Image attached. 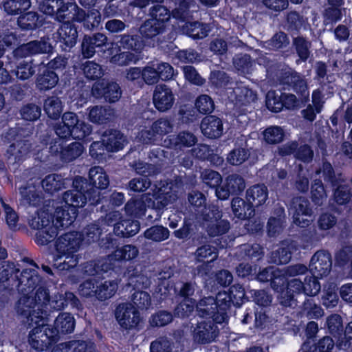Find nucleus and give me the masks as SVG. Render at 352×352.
Instances as JSON below:
<instances>
[{
    "label": "nucleus",
    "mask_w": 352,
    "mask_h": 352,
    "mask_svg": "<svg viewBox=\"0 0 352 352\" xmlns=\"http://www.w3.org/2000/svg\"><path fill=\"white\" fill-rule=\"evenodd\" d=\"M63 206L55 207L54 213L47 210L36 211L28 218V225L36 230L34 242L40 246L53 242L60 229L67 228L75 221L78 208L88 205L86 198L80 197L74 190H69L63 194Z\"/></svg>",
    "instance_id": "obj_1"
},
{
    "label": "nucleus",
    "mask_w": 352,
    "mask_h": 352,
    "mask_svg": "<svg viewBox=\"0 0 352 352\" xmlns=\"http://www.w3.org/2000/svg\"><path fill=\"white\" fill-rule=\"evenodd\" d=\"M256 278L261 283H270L271 288L278 294V299L281 305L292 307L295 304V297L305 294L315 296L320 292V285L316 279H308V283H302L299 278L289 279L279 269L268 266L260 270Z\"/></svg>",
    "instance_id": "obj_2"
},
{
    "label": "nucleus",
    "mask_w": 352,
    "mask_h": 352,
    "mask_svg": "<svg viewBox=\"0 0 352 352\" xmlns=\"http://www.w3.org/2000/svg\"><path fill=\"white\" fill-rule=\"evenodd\" d=\"M74 317L69 313H60L53 325H37L29 333L28 342L36 351L43 352L51 349L63 335L72 333L75 328Z\"/></svg>",
    "instance_id": "obj_3"
},
{
    "label": "nucleus",
    "mask_w": 352,
    "mask_h": 352,
    "mask_svg": "<svg viewBox=\"0 0 352 352\" xmlns=\"http://www.w3.org/2000/svg\"><path fill=\"white\" fill-rule=\"evenodd\" d=\"M40 281L41 278L34 270L23 269L20 272L16 268L15 270L12 281L8 283L6 288L15 289L21 295L16 305V311L19 315L28 316L34 311L37 304L32 294Z\"/></svg>",
    "instance_id": "obj_4"
},
{
    "label": "nucleus",
    "mask_w": 352,
    "mask_h": 352,
    "mask_svg": "<svg viewBox=\"0 0 352 352\" xmlns=\"http://www.w3.org/2000/svg\"><path fill=\"white\" fill-rule=\"evenodd\" d=\"M109 186V177L104 169L99 166L90 168L88 179L82 176H75L72 179V188L80 197L86 198L89 206L98 205L103 197L100 190Z\"/></svg>",
    "instance_id": "obj_5"
},
{
    "label": "nucleus",
    "mask_w": 352,
    "mask_h": 352,
    "mask_svg": "<svg viewBox=\"0 0 352 352\" xmlns=\"http://www.w3.org/2000/svg\"><path fill=\"white\" fill-rule=\"evenodd\" d=\"M132 303L120 304L116 309L115 316L121 328L125 330L139 329L142 318L139 310H147L151 306V297L144 291H135L131 297Z\"/></svg>",
    "instance_id": "obj_6"
},
{
    "label": "nucleus",
    "mask_w": 352,
    "mask_h": 352,
    "mask_svg": "<svg viewBox=\"0 0 352 352\" xmlns=\"http://www.w3.org/2000/svg\"><path fill=\"white\" fill-rule=\"evenodd\" d=\"M280 83L287 87L288 90H292L294 94H283V109H294L301 105L305 106L309 101V91L307 82L299 73L289 68L282 70L279 77Z\"/></svg>",
    "instance_id": "obj_7"
},
{
    "label": "nucleus",
    "mask_w": 352,
    "mask_h": 352,
    "mask_svg": "<svg viewBox=\"0 0 352 352\" xmlns=\"http://www.w3.org/2000/svg\"><path fill=\"white\" fill-rule=\"evenodd\" d=\"M160 3L149 8L147 18L139 28V33L145 38H153L162 34L169 25L172 12Z\"/></svg>",
    "instance_id": "obj_8"
},
{
    "label": "nucleus",
    "mask_w": 352,
    "mask_h": 352,
    "mask_svg": "<svg viewBox=\"0 0 352 352\" xmlns=\"http://www.w3.org/2000/svg\"><path fill=\"white\" fill-rule=\"evenodd\" d=\"M118 289V284L114 280L102 282L96 278H88L80 284L79 295L85 298H96L104 301L111 298Z\"/></svg>",
    "instance_id": "obj_9"
},
{
    "label": "nucleus",
    "mask_w": 352,
    "mask_h": 352,
    "mask_svg": "<svg viewBox=\"0 0 352 352\" xmlns=\"http://www.w3.org/2000/svg\"><path fill=\"white\" fill-rule=\"evenodd\" d=\"M325 327L329 333L336 339L338 348L348 349L351 347L352 320L344 327L342 316L338 314H332L327 318Z\"/></svg>",
    "instance_id": "obj_10"
},
{
    "label": "nucleus",
    "mask_w": 352,
    "mask_h": 352,
    "mask_svg": "<svg viewBox=\"0 0 352 352\" xmlns=\"http://www.w3.org/2000/svg\"><path fill=\"white\" fill-rule=\"evenodd\" d=\"M57 31L52 34V40L55 47L58 45L63 52H70L76 45L78 38V33L81 28L76 25V22L63 21Z\"/></svg>",
    "instance_id": "obj_11"
},
{
    "label": "nucleus",
    "mask_w": 352,
    "mask_h": 352,
    "mask_svg": "<svg viewBox=\"0 0 352 352\" xmlns=\"http://www.w3.org/2000/svg\"><path fill=\"white\" fill-rule=\"evenodd\" d=\"M224 308L223 302L219 300V292L216 297L207 296L197 301V311L200 318L203 319H212L220 324L228 318V313L222 312Z\"/></svg>",
    "instance_id": "obj_12"
},
{
    "label": "nucleus",
    "mask_w": 352,
    "mask_h": 352,
    "mask_svg": "<svg viewBox=\"0 0 352 352\" xmlns=\"http://www.w3.org/2000/svg\"><path fill=\"white\" fill-rule=\"evenodd\" d=\"M223 212L219 206H212L199 221L205 228L208 236L215 237L226 234L230 228L228 220L222 219Z\"/></svg>",
    "instance_id": "obj_13"
},
{
    "label": "nucleus",
    "mask_w": 352,
    "mask_h": 352,
    "mask_svg": "<svg viewBox=\"0 0 352 352\" xmlns=\"http://www.w3.org/2000/svg\"><path fill=\"white\" fill-rule=\"evenodd\" d=\"M332 267V256L328 250H320L317 251L311 257L309 263V272L311 276H306L302 283H308V279H316L321 289L319 279L327 276Z\"/></svg>",
    "instance_id": "obj_14"
},
{
    "label": "nucleus",
    "mask_w": 352,
    "mask_h": 352,
    "mask_svg": "<svg viewBox=\"0 0 352 352\" xmlns=\"http://www.w3.org/2000/svg\"><path fill=\"white\" fill-rule=\"evenodd\" d=\"M82 245V239L79 232H68L57 238L54 246L58 258L65 256L67 258H73Z\"/></svg>",
    "instance_id": "obj_15"
},
{
    "label": "nucleus",
    "mask_w": 352,
    "mask_h": 352,
    "mask_svg": "<svg viewBox=\"0 0 352 352\" xmlns=\"http://www.w3.org/2000/svg\"><path fill=\"white\" fill-rule=\"evenodd\" d=\"M91 94L96 99L103 100L109 103H114L120 98L122 91L120 85L116 82L103 79L94 83Z\"/></svg>",
    "instance_id": "obj_16"
},
{
    "label": "nucleus",
    "mask_w": 352,
    "mask_h": 352,
    "mask_svg": "<svg viewBox=\"0 0 352 352\" xmlns=\"http://www.w3.org/2000/svg\"><path fill=\"white\" fill-rule=\"evenodd\" d=\"M52 38L43 36L40 40L30 41L15 50L16 56L26 58L36 54H52L55 45Z\"/></svg>",
    "instance_id": "obj_17"
},
{
    "label": "nucleus",
    "mask_w": 352,
    "mask_h": 352,
    "mask_svg": "<svg viewBox=\"0 0 352 352\" xmlns=\"http://www.w3.org/2000/svg\"><path fill=\"white\" fill-rule=\"evenodd\" d=\"M216 322L212 319L199 321L192 331V339L199 344H206L213 342L219 334V329Z\"/></svg>",
    "instance_id": "obj_18"
},
{
    "label": "nucleus",
    "mask_w": 352,
    "mask_h": 352,
    "mask_svg": "<svg viewBox=\"0 0 352 352\" xmlns=\"http://www.w3.org/2000/svg\"><path fill=\"white\" fill-rule=\"evenodd\" d=\"M14 133L12 142L7 149L8 160L13 164H19L22 162L31 151L32 143L30 140L21 138L16 131L11 129L8 132V135Z\"/></svg>",
    "instance_id": "obj_19"
},
{
    "label": "nucleus",
    "mask_w": 352,
    "mask_h": 352,
    "mask_svg": "<svg viewBox=\"0 0 352 352\" xmlns=\"http://www.w3.org/2000/svg\"><path fill=\"white\" fill-rule=\"evenodd\" d=\"M245 292L244 287L239 283L231 285L227 292H219V300L223 302V314L228 311L231 306L240 307L243 303L250 301V295Z\"/></svg>",
    "instance_id": "obj_20"
},
{
    "label": "nucleus",
    "mask_w": 352,
    "mask_h": 352,
    "mask_svg": "<svg viewBox=\"0 0 352 352\" xmlns=\"http://www.w3.org/2000/svg\"><path fill=\"white\" fill-rule=\"evenodd\" d=\"M245 187L244 178L238 174L229 175L223 184L217 190V197L220 200H227L232 195H239Z\"/></svg>",
    "instance_id": "obj_21"
},
{
    "label": "nucleus",
    "mask_w": 352,
    "mask_h": 352,
    "mask_svg": "<svg viewBox=\"0 0 352 352\" xmlns=\"http://www.w3.org/2000/svg\"><path fill=\"white\" fill-rule=\"evenodd\" d=\"M175 100V95L170 87L164 84H159L155 86L153 94V102L157 111L165 112L170 109Z\"/></svg>",
    "instance_id": "obj_22"
},
{
    "label": "nucleus",
    "mask_w": 352,
    "mask_h": 352,
    "mask_svg": "<svg viewBox=\"0 0 352 352\" xmlns=\"http://www.w3.org/2000/svg\"><path fill=\"white\" fill-rule=\"evenodd\" d=\"M21 204L24 206L38 207L43 199L40 186L33 182H27L19 188Z\"/></svg>",
    "instance_id": "obj_23"
},
{
    "label": "nucleus",
    "mask_w": 352,
    "mask_h": 352,
    "mask_svg": "<svg viewBox=\"0 0 352 352\" xmlns=\"http://www.w3.org/2000/svg\"><path fill=\"white\" fill-rule=\"evenodd\" d=\"M100 139L104 141L109 152L117 153L127 144L126 137L119 129L109 128L101 133Z\"/></svg>",
    "instance_id": "obj_24"
},
{
    "label": "nucleus",
    "mask_w": 352,
    "mask_h": 352,
    "mask_svg": "<svg viewBox=\"0 0 352 352\" xmlns=\"http://www.w3.org/2000/svg\"><path fill=\"white\" fill-rule=\"evenodd\" d=\"M294 205L293 222L300 228H306L309 224V220L303 217H311L313 214L312 208L309 201L305 197H296L292 202Z\"/></svg>",
    "instance_id": "obj_25"
},
{
    "label": "nucleus",
    "mask_w": 352,
    "mask_h": 352,
    "mask_svg": "<svg viewBox=\"0 0 352 352\" xmlns=\"http://www.w3.org/2000/svg\"><path fill=\"white\" fill-rule=\"evenodd\" d=\"M286 215L285 208L280 206L274 208L272 216L268 219L266 229L269 237H276L285 226Z\"/></svg>",
    "instance_id": "obj_26"
},
{
    "label": "nucleus",
    "mask_w": 352,
    "mask_h": 352,
    "mask_svg": "<svg viewBox=\"0 0 352 352\" xmlns=\"http://www.w3.org/2000/svg\"><path fill=\"white\" fill-rule=\"evenodd\" d=\"M188 200L190 204V208L194 212L196 219L199 221L208 211L212 209V206H217L214 204L207 203L206 197L204 193L199 190H192L188 193Z\"/></svg>",
    "instance_id": "obj_27"
},
{
    "label": "nucleus",
    "mask_w": 352,
    "mask_h": 352,
    "mask_svg": "<svg viewBox=\"0 0 352 352\" xmlns=\"http://www.w3.org/2000/svg\"><path fill=\"white\" fill-rule=\"evenodd\" d=\"M145 38L140 34H124L120 35V39L118 43L120 45L118 46L117 52L120 50H128V52H134V54H139L141 57V54L145 46Z\"/></svg>",
    "instance_id": "obj_28"
},
{
    "label": "nucleus",
    "mask_w": 352,
    "mask_h": 352,
    "mask_svg": "<svg viewBox=\"0 0 352 352\" xmlns=\"http://www.w3.org/2000/svg\"><path fill=\"white\" fill-rule=\"evenodd\" d=\"M36 77V87L41 91L51 90L58 84V74L55 71L49 70L45 67L38 65Z\"/></svg>",
    "instance_id": "obj_29"
},
{
    "label": "nucleus",
    "mask_w": 352,
    "mask_h": 352,
    "mask_svg": "<svg viewBox=\"0 0 352 352\" xmlns=\"http://www.w3.org/2000/svg\"><path fill=\"white\" fill-rule=\"evenodd\" d=\"M200 128L203 135L209 139L220 138L223 131L221 119L212 115L206 116L202 119Z\"/></svg>",
    "instance_id": "obj_30"
},
{
    "label": "nucleus",
    "mask_w": 352,
    "mask_h": 352,
    "mask_svg": "<svg viewBox=\"0 0 352 352\" xmlns=\"http://www.w3.org/2000/svg\"><path fill=\"white\" fill-rule=\"evenodd\" d=\"M76 23L82 24L85 30L92 31L98 29L102 22L100 12L96 9L85 11L82 8L78 10L76 15Z\"/></svg>",
    "instance_id": "obj_31"
},
{
    "label": "nucleus",
    "mask_w": 352,
    "mask_h": 352,
    "mask_svg": "<svg viewBox=\"0 0 352 352\" xmlns=\"http://www.w3.org/2000/svg\"><path fill=\"white\" fill-rule=\"evenodd\" d=\"M87 118L89 122L98 124H107L114 117V110L109 107L95 105L87 109Z\"/></svg>",
    "instance_id": "obj_32"
},
{
    "label": "nucleus",
    "mask_w": 352,
    "mask_h": 352,
    "mask_svg": "<svg viewBox=\"0 0 352 352\" xmlns=\"http://www.w3.org/2000/svg\"><path fill=\"white\" fill-rule=\"evenodd\" d=\"M140 229V223L134 218H120V220L113 228L116 236L121 238H129L135 235Z\"/></svg>",
    "instance_id": "obj_33"
},
{
    "label": "nucleus",
    "mask_w": 352,
    "mask_h": 352,
    "mask_svg": "<svg viewBox=\"0 0 352 352\" xmlns=\"http://www.w3.org/2000/svg\"><path fill=\"white\" fill-rule=\"evenodd\" d=\"M52 352H95L94 343L72 340L56 345Z\"/></svg>",
    "instance_id": "obj_34"
},
{
    "label": "nucleus",
    "mask_w": 352,
    "mask_h": 352,
    "mask_svg": "<svg viewBox=\"0 0 352 352\" xmlns=\"http://www.w3.org/2000/svg\"><path fill=\"white\" fill-rule=\"evenodd\" d=\"M80 121L76 113L71 111L65 112L62 116V122L56 124L54 131L60 138H69L74 128Z\"/></svg>",
    "instance_id": "obj_35"
},
{
    "label": "nucleus",
    "mask_w": 352,
    "mask_h": 352,
    "mask_svg": "<svg viewBox=\"0 0 352 352\" xmlns=\"http://www.w3.org/2000/svg\"><path fill=\"white\" fill-rule=\"evenodd\" d=\"M231 206L234 217L239 220H245L249 217H253L255 214V209L252 204H250L246 199L234 197L232 200Z\"/></svg>",
    "instance_id": "obj_36"
},
{
    "label": "nucleus",
    "mask_w": 352,
    "mask_h": 352,
    "mask_svg": "<svg viewBox=\"0 0 352 352\" xmlns=\"http://www.w3.org/2000/svg\"><path fill=\"white\" fill-rule=\"evenodd\" d=\"M69 179L65 178L60 174H49L41 181V184L43 190L50 195L58 192L66 188Z\"/></svg>",
    "instance_id": "obj_37"
},
{
    "label": "nucleus",
    "mask_w": 352,
    "mask_h": 352,
    "mask_svg": "<svg viewBox=\"0 0 352 352\" xmlns=\"http://www.w3.org/2000/svg\"><path fill=\"white\" fill-rule=\"evenodd\" d=\"M268 198V189L263 184L250 186L245 193V199L252 204L254 208L264 204Z\"/></svg>",
    "instance_id": "obj_38"
},
{
    "label": "nucleus",
    "mask_w": 352,
    "mask_h": 352,
    "mask_svg": "<svg viewBox=\"0 0 352 352\" xmlns=\"http://www.w3.org/2000/svg\"><path fill=\"white\" fill-rule=\"evenodd\" d=\"M139 254L138 248L133 245H124L118 247L111 254H108L107 258L109 263L112 261L126 262L131 261L135 258Z\"/></svg>",
    "instance_id": "obj_39"
},
{
    "label": "nucleus",
    "mask_w": 352,
    "mask_h": 352,
    "mask_svg": "<svg viewBox=\"0 0 352 352\" xmlns=\"http://www.w3.org/2000/svg\"><path fill=\"white\" fill-rule=\"evenodd\" d=\"M43 23L42 16L36 12H28L20 14L17 19V25L21 30H34L41 28Z\"/></svg>",
    "instance_id": "obj_40"
},
{
    "label": "nucleus",
    "mask_w": 352,
    "mask_h": 352,
    "mask_svg": "<svg viewBox=\"0 0 352 352\" xmlns=\"http://www.w3.org/2000/svg\"><path fill=\"white\" fill-rule=\"evenodd\" d=\"M117 45L115 48L109 49V55L111 63L118 65H127L131 63H136L140 58L139 54L134 52L123 50L117 52Z\"/></svg>",
    "instance_id": "obj_41"
},
{
    "label": "nucleus",
    "mask_w": 352,
    "mask_h": 352,
    "mask_svg": "<svg viewBox=\"0 0 352 352\" xmlns=\"http://www.w3.org/2000/svg\"><path fill=\"white\" fill-rule=\"evenodd\" d=\"M287 154H293L295 158L303 163H309L313 160L314 153L307 144L298 146L296 142H293L287 147Z\"/></svg>",
    "instance_id": "obj_42"
},
{
    "label": "nucleus",
    "mask_w": 352,
    "mask_h": 352,
    "mask_svg": "<svg viewBox=\"0 0 352 352\" xmlns=\"http://www.w3.org/2000/svg\"><path fill=\"white\" fill-rule=\"evenodd\" d=\"M184 22L182 30L188 36L193 39H201L208 36L210 30L206 24L199 21Z\"/></svg>",
    "instance_id": "obj_43"
},
{
    "label": "nucleus",
    "mask_w": 352,
    "mask_h": 352,
    "mask_svg": "<svg viewBox=\"0 0 352 352\" xmlns=\"http://www.w3.org/2000/svg\"><path fill=\"white\" fill-rule=\"evenodd\" d=\"M335 341L330 336H326L320 338L318 342H314L310 344L309 341H305L302 349L310 352H333Z\"/></svg>",
    "instance_id": "obj_44"
},
{
    "label": "nucleus",
    "mask_w": 352,
    "mask_h": 352,
    "mask_svg": "<svg viewBox=\"0 0 352 352\" xmlns=\"http://www.w3.org/2000/svg\"><path fill=\"white\" fill-rule=\"evenodd\" d=\"M292 256V247L282 243L275 250L270 253L269 262L277 265L287 264Z\"/></svg>",
    "instance_id": "obj_45"
},
{
    "label": "nucleus",
    "mask_w": 352,
    "mask_h": 352,
    "mask_svg": "<svg viewBox=\"0 0 352 352\" xmlns=\"http://www.w3.org/2000/svg\"><path fill=\"white\" fill-rule=\"evenodd\" d=\"M147 206L140 199L131 198L124 206V212L127 217L134 219H142L146 214Z\"/></svg>",
    "instance_id": "obj_46"
},
{
    "label": "nucleus",
    "mask_w": 352,
    "mask_h": 352,
    "mask_svg": "<svg viewBox=\"0 0 352 352\" xmlns=\"http://www.w3.org/2000/svg\"><path fill=\"white\" fill-rule=\"evenodd\" d=\"M104 228H101L96 221L87 225L81 232H79L82 243L91 244L94 242H99L100 236Z\"/></svg>",
    "instance_id": "obj_47"
},
{
    "label": "nucleus",
    "mask_w": 352,
    "mask_h": 352,
    "mask_svg": "<svg viewBox=\"0 0 352 352\" xmlns=\"http://www.w3.org/2000/svg\"><path fill=\"white\" fill-rule=\"evenodd\" d=\"M84 146L78 142H73L63 147L60 152V160L63 163H69L79 157L84 151Z\"/></svg>",
    "instance_id": "obj_48"
},
{
    "label": "nucleus",
    "mask_w": 352,
    "mask_h": 352,
    "mask_svg": "<svg viewBox=\"0 0 352 352\" xmlns=\"http://www.w3.org/2000/svg\"><path fill=\"white\" fill-rule=\"evenodd\" d=\"M248 294L250 301L254 302L258 309H269L272 302V294L265 289H250Z\"/></svg>",
    "instance_id": "obj_49"
},
{
    "label": "nucleus",
    "mask_w": 352,
    "mask_h": 352,
    "mask_svg": "<svg viewBox=\"0 0 352 352\" xmlns=\"http://www.w3.org/2000/svg\"><path fill=\"white\" fill-rule=\"evenodd\" d=\"M218 249L209 243H205L197 248L195 256L197 262L211 263L218 256Z\"/></svg>",
    "instance_id": "obj_50"
},
{
    "label": "nucleus",
    "mask_w": 352,
    "mask_h": 352,
    "mask_svg": "<svg viewBox=\"0 0 352 352\" xmlns=\"http://www.w3.org/2000/svg\"><path fill=\"white\" fill-rule=\"evenodd\" d=\"M43 109L50 118L57 120L62 113V102L56 96H49L44 101Z\"/></svg>",
    "instance_id": "obj_51"
},
{
    "label": "nucleus",
    "mask_w": 352,
    "mask_h": 352,
    "mask_svg": "<svg viewBox=\"0 0 352 352\" xmlns=\"http://www.w3.org/2000/svg\"><path fill=\"white\" fill-rule=\"evenodd\" d=\"M335 202L339 206H344L349 210L352 208V193L346 185H340L333 192Z\"/></svg>",
    "instance_id": "obj_52"
},
{
    "label": "nucleus",
    "mask_w": 352,
    "mask_h": 352,
    "mask_svg": "<svg viewBox=\"0 0 352 352\" xmlns=\"http://www.w3.org/2000/svg\"><path fill=\"white\" fill-rule=\"evenodd\" d=\"M38 65L30 60H22L19 61L16 67V76L17 78L25 80L31 78L37 71Z\"/></svg>",
    "instance_id": "obj_53"
},
{
    "label": "nucleus",
    "mask_w": 352,
    "mask_h": 352,
    "mask_svg": "<svg viewBox=\"0 0 352 352\" xmlns=\"http://www.w3.org/2000/svg\"><path fill=\"white\" fill-rule=\"evenodd\" d=\"M61 10L63 11L56 16V21L58 22L63 21H76V15L78 10H81L74 0H69L67 2L63 1Z\"/></svg>",
    "instance_id": "obj_54"
},
{
    "label": "nucleus",
    "mask_w": 352,
    "mask_h": 352,
    "mask_svg": "<svg viewBox=\"0 0 352 352\" xmlns=\"http://www.w3.org/2000/svg\"><path fill=\"white\" fill-rule=\"evenodd\" d=\"M283 94L280 91L270 90L265 97L266 107L272 112L279 113L283 109Z\"/></svg>",
    "instance_id": "obj_55"
},
{
    "label": "nucleus",
    "mask_w": 352,
    "mask_h": 352,
    "mask_svg": "<svg viewBox=\"0 0 352 352\" xmlns=\"http://www.w3.org/2000/svg\"><path fill=\"white\" fill-rule=\"evenodd\" d=\"M31 6L30 0H7L3 3L6 12L10 15L23 14Z\"/></svg>",
    "instance_id": "obj_56"
},
{
    "label": "nucleus",
    "mask_w": 352,
    "mask_h": 352,
    "mask_svg": "<svg viewBox=\"0 0 352 352\" xmlns=\"http://www.w3.org/2000/svg\"><path fill=\"white\" fill-rule=\"evenodd\" d=\"M197 309V300L182 299L174 309V316L180 318H188Z\"/></svg>",
    "instance_id": "obj_57"
},
{
    "label": "nucleus",
    "mask_w": 352,
    "mask_h": 352,
    "mask_svg": "<svg viewBox=\"0 0 352 352\" xmlns=\"http://www.w3.org/2000/svg\"><path fill=\"white\" fill-rule=\"evenodd\" d=\"M144 235L147 239L161 242L168 239L170 232L167 228L162 225H155L147 228L144 231Z\"/></svg>",
    "instance_id": "obj_58"
},
{
    "label": "nucleus",
    "mask_w": 352,
    "mask_h": 352,
    "mask_svg": "<svg viewBox=\"0 0 352 352\" xmlns=\"http://www.w3.org/2000/svg\"><path fill=\"white\" fill-rule=\"evenodd\" d=\"M201 177L204 184L215 190L217 195V190L221 187L222 183V177L220 173L211 169H206L201 173Z\"/></svg>",
    "instance_id": "obj_59"
},
{
    "label": "nucleus",
    "mask_w": 352,
    "mask_h": 352,
    "mask_svg": "<svg viewBox=\"0 0 352 352\" xmlns=\"http://www.w3.org/2000/svg\"><path fill=\"white\" fill-rule=\"evenodd\" d=\"M19 113L21 118L25 121L34 122L38 120L41 116V107L36 104L30 102L23 104Z\"/></svg>",
    "instance_id": "obj_60"
},
{
    "label": "nucleus",
    "mask_w": 352,
    "mask_h": 352,
    "mask_svg": "<svg viewBox=\"0 0 352 352\" xmlns=\"http://www.w3.org/2000/svg\"><path fill=\"white\" fill-rule=\"evenodd\" d=\"M263 139L268 144H277L282 142L285 138L283 129L278 126L267 127L263 133Z\"/></svg>",
    "instance_id": "obj_61"
},
{
    "label": "nucleus",
    "mask_w": 352,
    "mask_h": 352,
    "mask_svg": "<svg viewBox=\"0 0 352 352\" xmlns=\"http://www.w3.org/2000/svg\"><path fill=\"white\" fill-rule=\"evenodd\" d=\"M64 0H43L40 4V10L45 15L53 17L56 20V16L63 10H61Z\"/></svg>",
    "instance_id": "obj_62"
},
{
    "label": "nucleus",
    "mask_w": 352,
    "mask_h": 352,
    "mask_svg": "<svg viewBox=\"0 0 352 352\" xmlns=\"http://www.w3.org/2000/svg\"><path fill=\"white\" fill-rule=\"evenodd\" d=\"M115 265L112 263H103L101 265L96 263L95 261H91L84 264L83 271L84 273L88 276H96L100 274L108 272L110 270H113Z\"/></svg>",
    "instance_id": "obj_63"
},
{
    "label": "nucleus",
    "mask_w": 352,
    "mask_h": 352,
    "mask_svg": "<svg viewBox=\"0 0 352 352\" xmlns=\"http://www.w3.org/2000/svg\"><path fill=\"white\" fill-rule=\"evenodd\" d=\"M82 69L85 78L90 80H98L104 74L102 66L95 61H85L82 64Z\"/></svg>",
    "instance_id": "obj_64"
}]
</instances>
